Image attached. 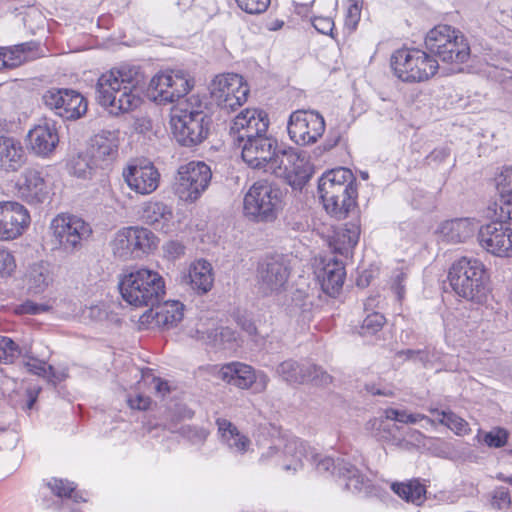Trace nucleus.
<instances>
[{
  "label": "nucleus",
  "instance_id": "1",
  "mask_svg": "<svg viewBox=\"0 0 512 512\" xmlns=\"http://www.w3.org/2000/svg\"><path fill=\"white\" fill-rule=\"evenodd\" d=\"M268 126L266 112L249 108L241 111L230 124L233 143L242 148V159L251 168L266 170L277 148V140L266 135Z\"/></svg>",
  "mask_w": 512,
  "mask_h": 512
},
{
  "label": "nucleus",
  "instance_id": "2",
  "mask_svg": "<svg viewBox=\"0 0 512 512\" xmlns=\"http://www.w3.org/2000/svg\"><path fill=\"white\" fill-rule=\"evenodd\" d=\"M428 50L402 47L393 52L390 64H409L411 62H435L447 64H463L470 57L467 39L459 31L449 25H437L425 37Z\"/></svg>",
  "mask_w": 512,
  "mask_h": 512
},
{
  "label": "nucleus",
  "instance_id": "3",
  "mask_svg": "<svg viewBox=\"0 0 512 512\" xmlns=\"http://www.w3.org/2000/svg\"><path fill=\"white\" fill-rule=\"evenodd\" d=\"M144 82L141 66H115L96 83V100L111 115L119 116L138 108L142 98L134 90Z\"/></svg>",
  "mask_w": 512,
  "mask_h": 512
},
{
  "label": "nucleus",
  "instance_id": "4",
  "mask_svg": "<svg viewBox=\"0 0 512 512\" xmlns=\"http://www.w3.org/2000/svg\"><path fill=\"white\" fill-rule=\"evenodd\" d=\"M318 193L326 211L344 219L356 207V179L348 168L339 167L324 173L318 182Z\"/></svg>",
  "mask_w": 512,
  "mask_h": 512
},
{
  "label": "nucleus",
  "instance_id": "5",
  "mask_svg": "<svg viewBox=\"0 0 512 512\" xmlns=\"http://www.w3.org/2000/svg\"><path fill=\"white\" fill-rule=\"evenodd\" d=\"M448 280L453 291L468 301L481 304L489 293V274L476 258L462 257L451 266Z\"/></svg>",
  "mask_w": 512,
  "mask_h": 512
},
{
  "label": "nucleus",
  "instance_id": "6",
  "mask_svg": "<svg viewBox=\"0 0 512 512\" xmlns=\"http://www.w3.org/2000/svg\"><path fill=\"white\" fill-rule=\"evenodd\" d=\"M118 287L123 300L135 307H154L165 296L162 276L146 268L124 273Z\"/></svg>",
  "mask_w": 512,
  "mask_h": 512
},
{
  "label": "nucleus",
  "instance_id": "7",
  "mask_svg": "<svg viewBox=\"0 0 512 512\" xmlns=\"http://www.w3.org/2000/svg\"><path fill=\"white\" fill-rule=\"evenodd\" d=\"M282 206V191L267 180L255 182L245 194V216L255 222H273Z\"/></svg>",
  "mask_w": 512,
  "mask_h": 512
},
{
  "label": "nucleus",
  "instance_id": "8",
  "mask_svg": "<svg viewBox=\"0 0 512 512\" xmlns=\"http://www.w3.org/2000/svg\"><path fill=\"white\" fill-rule=\"evenodd\" d=\"M212 100L227 112L242 106L250 89L244 78L236 73L216 75L208 86Z\"/></svg>",
  "mask_w": 512,
  "mask_h": 512
},
{
  "label": "nucleus",
  "instance_id": "9",
  "mask_svg": "<svg viewBox=\"0 0 512 512\" xmlns=\"http://www.w3.org/2000/svg\"><path fill=\"white\" fill-rule=\"evenodd\" d=\"M194 85L195 80L189 73L181 69H170L150 80L148 92L154 101L167 104L186 96Z\"/></svg>",
  "mask_w": 512,
  "mask_h": 512
},
{
  "label": "nucleus",
  "instance_id": "10",
  "mask_svg": "<svg viewBox=\"0 0 512 512\" xmlns=\"http://www.w3.org/2000/svg\"><path fill=\"white\" fill-rule=\"evenodd\" d=\"M211 178V169L205 162L191 161L178 169L175 194L182 201L193 203L208 188Z\"/></svg>",
  "mask_w": 512,
  "mask_h": 512
},
{
  "label": "nucleus",
  "instance_id": "11",
  "mask_svg": "<svg viewBox=\"0 0 512 512\" xmlns=\"http://www.w3.org/2000/svg\"><path fill=\"white\" fill-rule=\"evenodd\" d=\"M51 229L58 249L66 254L80 251L92 234L90 225L75 215H58L52 220Z\"/></svg>",
  "mask_w": 512,
  "mask_h": 512
},
{
  "label": "nucleus",
  "instance_id": "12",
  "mask_svg": "<svg viewBox=\"0 0 512 512\" xmlns=\"http://www.w3.org/2000/svg\"><path fill=\"white\" fill-rule=\"evenodd\" d=\"M291 268L283 255H267L256 269V283L263 296L281 293L287 285Z\"/></svg>",
  "mask_w": 512,
  "mask_h": 512
},
{
  "label": "nucleus",
  "instance_id": "13",
  "mask_svg": "<svg viewBox=\"0 0 512 512\" xmlns=\"http://www.w3.org/2000/svg\"><path fill=\"white\" fill-rule=\"evenodd\" d=\"M170 122L177 143L184 147H195L207 139L212 119L208 114L189 112L185 115H172Z\"/></svg>",
  "mask_w": 512,
  "mask_h": 512
},
{
  "label": "nucleus",
  "instance_id": "14",
  "mask_svg": "<svg viewBox=\"0 0 512 512\" xmlns=\"http://www.w3.org/2000/svg\"><path fill=\"white\" fill-rule=\"evenodd\" d=\"M157 242V237L147 228L126 227L117 233L113 253L123 260L137 258L156 248Z\"/></svg>",
  "mask_w": 512,
  "mask_h": 512
},
{
  "label": "nucleus",
  "instance_id": "15",
  "mask_svg": "<svg viewBox=\"0 0 512 512\" xmlns=\"http://www.w3.org/2000/svg\"><path fill=\"white\" fill-rule=\"evenodd\" d=\"M324 117L315 110H296L290 114L287 130L297 145L314 144L325 132Z\"/></svg>",
  "mask_w": 512,
  "mask_h": 512
},
{
  "label": "nucleus",
  "instance_id": "16",
  "mask_svg": "<svg viewBox=\"0 0 512 512\" xmlns=\"http://www.w3.org/2000/svg\"><path fill=\"white\" fill-rule=\"evenodd\" d=\"M43 102L63 120H77L84 116L88 109L85 97L70 89L48 90L43 95Z\"/></svg>",
  "mask_w": 512,
  "mask_h": 512
},
{
  "label": "nucleus",
  "instance_id": "17",
  "mask_svg": "<svg viewBox=\"0 0 512 512\" xmlns=\"http://www.w3.org/2000/svg\"><path fill=\"white\" fill-rule=\"evenodd\" d=\"M497 220L480 227L478 241L482 248L498 257H512V229L508 220Z\"/></svg>",
  "mask_w": 512,
  "mask_h": 512
},
{
  "label": "nucleus",
  "instance_id": "18",
  "mask_svg": "<svg viewBox=\"0 0 512 512\" xmlns=\"http://www.w3.org/2000/svg\"><path fill=\"white\" fill-rule=\"evenodd\" d=\"M119 130H101L90 139L89 152L94 166L110 171L119 156Z\"/></svg>",
  "mask_w": 512,
  "mask_h": 512
},
{
  "label": "nucleus",
  "instance_id": "19",
  "mask_svg": "<svg viewBox=\"0 0 512 512\" xmlns=\"http://www.w3.org/2000/svg\"><path fill=\"white\" fill-rule=\"evenodd\" d=\"M219 377L230 385L240 389L253 387L255 392H263L269 382V377L262 371H255L251 366L240 363H228L219 371Z\"/></svg>",
  "mask_w": 512,
  "mask_h": 512
},
{
  "label": "nucleus",
  "instance_id": "20",
  "mask_svg": "<svg viewBox=\"0 0 512 512\" xmlns=\"http://www.w3.org/2000/svg\"><path fill=\"white\" fill-rule=\"evenodd\" d=\"M122 175L129 188L141 195L153 193L160 182V173L152 162L132 163Z\"/></svg>",
  "mask_w": 512,
  "mask_h": 512
},
{
  "label": "nucleus",
  "instance_id": "21",
  "mask_svg": "<svg viewBox=\"0 0 512 512\" xmlns=\"http://www.w3.org/2000/svg\"><path fill=\"white\" fill-rule=\"evenodd\" d=\"M30 223L27 209L18 202H0V240L20 236Z\"/></svg>",
  "mask_w": 512,
  "mask_h": 512
},
{
  "label": "nucleus",
  "instance_id": "22",
  "mask_svg": "<svg viewBox=\"0 0 512 512\" xmlns=\"http://www.w3.org/2000/svg\"><path fill=\"white\" fill-rule=\"evenodd\" d=\"M183 317L184 304L179 301H159L140 317V321L143 324L154 323L159 328L169 330L176 327Z\"/></svg>",
  "mask_w": 512,
  "mask_h": 512
},
{
  "label": "nucleus",
  "instance_id": "23",
  "mask_svg": "<svg viewBox=\"0 0 512 512\" xmlns=\"http://www.w3.org/2000/svg\"><path fill=\"white\" fill-rule=\"evenodd\" d=\"M59 137L55 123L45 118L43 124L34 127L28 133V143L31 150L40 156H47L56 147Z\"/></svg>",
  "mask_w": 512,
  "mask_h": 512
},
{
  "label": "nucleus",
  "instance_id": "24",
  "mask_svg": "<svg viewBox=\"0 0 512 512\" xmlns=\"http://www.w3.org/2000/svg\"><path fill=\"white\" fill-rule=\"evenodd\" d=\"M141 218L155 230L168 233L173 226V209L163 201L150 200L143 204Z\"/></svg>",
  "mask_w": 512,
  "mask_h": 512
},
{
  "label": "nucleus",
  "instance_id": "25",
  "mask_svg": "<svg viewBox=\"0 0 512 512\" xmlns=\"http://www.w3.org/2000/svg\"><path fill=\"white\" fill-rule=\"evenodd\" d=\"M18 192L28 203H42L46 199L47 190L41 172L33 168L26 169L18 181Z\"/></svg>",
  "mask_w": 512,
  "mask_h": 512
},
{
  "label": "nucleus",
  "instance_id": "26",
  "mask_svg": "<svg viewBox=\"0 0 512 512\" xmlns=\"http://www.w3.org/2000/svg\"><path fill=\"white\" fill-rule=\"evenodd\" d=\"M498 198L494 212L500 219L512 220V166L504 167L496 178Z\"/></svg>",
  "mask_w": 512,
  "mask_h": 512
},
{
  "label": "nucleus",
  "instance_id": "27",
  "mask_svg": "<svg viewBox=\"0 0 512 512\" xmlns=\"http://www.w3.org/2000/svg\"><path fill=\"white\" fill-rule=\"evenodd\" d=\"M26 162L21 143L13 137L0 136V170L16 172Z\"/></svg>",
  "mask_w": 512,
  "mask_h": 512
},
{
  "label": "nucleus",
  "instance_id": "28",
  "mask_svg": "<svg viewBox=\"0 0 512 512\" xmlns=\"http://www.w3.org/2000/svg\"><path fill=\"white\" fill-rule=\"evenodd\" d=\"M345 275V267L341 261L333 259L326 263L318 274L323 292L331 297L338 295L343 287Z\"/></svg>",
  "mask_w": 512,
  "mask_h": 512
},
{
  "label": "nucleus",
  "instance_id": "29",
  "mask_svg": "<svg viewBox=\"0 0 512 512\" xmlns=\"http://www.w3.org/2000/svg\"><path fill=\"white\" fill-rule=\"evenodd\" d=\"M477 229V223L470 218H456L443 222L438 232L447 242L459 243L470 238Z\"/></svg>",
  "mask_w": 512,
  "mask_h": 512
},
{
  "label": "nucleus",
  "instance_id": "30",
  "mask_svg": "<svg viewBox=\"0 0 512 512\" xmlns=\"http://www.w3.org/2000/svg\"><path fill=\"white\" fill-rule=\"evenodd\" d=\"M303 163L304 160L293 148L278 150L277 147L266 171L271 170L276 176L282 177L288 172L298 169Z\"/></svg>",
  "mask_w": 512,
  "mask_h": 512
},
{
  "label": "nucleus",
  "instance_id": "31",
  "mask_svg": "<svg viewBox=\"0 0 512 512\" xmlns=\"http://www.w3.org/2000/svg\"><path fill=\"white\" fill-rule=\"evenodd\" d=\"M40 56V46L38 43L30 41L17 44L10 47H0L1 64H9L6 58L12 61H18L17 64L31 62Z\"/></svg>",
  "mask_w": 512,
  "mask_h": 512
},
{
  "label": "nucleus",
  "instance_id": "32",
  "mask_svg": "<svg viewBox=\"0 0 512 512\" xmlns=\"http://www.w3.org/2000/svg\"><path fill=\"white\" fill-rule=\"evenodd\" d=\"M197 339L215 349L232 348L237 339V333L230 327H217L207 330H196Z\"/></svg>",
  "mask_w": 512,
  "mask_h": 512
},
{
  "label": "nucleus",
  "instance_id": "33",
  "mask_svg": "<svg viewBox=\"0 0 512 512\" xmlns=\"http://www.w3.org/2000/svg\"><path fill=\"white\" fill-rule=\"evenodd\" d=\"M190 285L199 294H205L211 290L214 282L212 266L206 260L196 261L189 270Z\"/></svg>",
  "mask_w": 512,
  "mask_h": 512
},
{
  "label": "nucleus",
  "instance_id": "34",
  "mask_svg": "<svg viewBox=\"0 0 512 512\" xmlns=\"http://www.w3.org/2000/svg\"><path fill=\"white\" fill-rule=\"evenodd\" d=\"M222 441L230 450L236 453H243L250 444L249 439L241 435L235 425L227 419L219 418L216 421Z\"/></svg>",
  "mask_w": 512,
  "mask_h": 512
},
{
  "label": "nucleus",
  "instance_id": "35",
  "mask_svg": "<svg viewBox=\"0 0 512 512\" xmlns=\"http://www.w3.org/2000/svg\"><path fill=\"white\" fill-rule=\"evenodd\" d=\"M360 236V228L355 224L350 227L337 230L330 241V246L335 253L348 256L352 249L357 245Z\"/></svg>",
  "mask_w": 512,
  "mask_h": 512
},
{
  "label": "nucleus",
  "instance_id": "36",
  "mask_svg": "<svg viewBox=\"0 0 512 512\" xmlns=\"http://www.w3.org/2000/svg\"><path fill=\"white\" fill-rule=\"evenodd\" d=\"M308 363H300L294 359H288L281 362L276 373L283 381L288 384H303L307 382Z\"/></svg>",
  "mask_w": 512,
  "mask_h": 512
},
{
  "label": "nucleus",
  "instance_id": "37",
  "mask_svg": "<svg viewBox=\"0 0 512 512\" xmlns=\"http://www.w3.org/2000/svg\"><path fill=\"white\" fill-rule=\"evenodd\" d=\"M440 66H428L421 69L419 66H391L393 74L405 83H418L429 80L437 74Z\"/></svg>",
  "mask_w": 512,
  "mask_h": 512
},
{
  "label": "nucleus",
  "instance_id": "38",
  "mask_svg": "<svg viewBox=\"0 0 512 512\" xmlns=\"http://www.w3.org/2000/svg\"><path fill=\"white\" fill-rule=\"evenodd\" d=\"M313 302L308 294L302 290H295L292 293L290 302L286 305L285 311L291 318L306 320L310 318Z\"/></svg>",
  "mask_w": 512,
  "mask_h": 512
},
{
  "label": "nucleus",
  "instance_id": "39",
  "mask_svg": "<svg viewBox=\"0 0 512 512\" xmlns=\"http://www.w3.org/2000/svg\"><path fill=\"white\" fill-rule=\"evenodd\" d=\"M339 467V477L346 479L345 489L352 493L367 492L370 481L352 464L347 462Z\"/></svg>",
  "mask_w": 512,
  "mask_h": 512
},
{
  "label": "nucleus",
  "instance_id": "40",
  "mask_svg": "<svg viewBox=\"0 0 512 512\" xmlns=\"http://www.w3.org/2000/svg\"><path fill=\"white\" fill-rule=\"evenodd\" d=\"M28 290L33 294H40L45 291L52 281L48 265L40 262L30 266L28 275Z\"/></svg>",
  "mask_w": 512,
  "mask_h": 512
},
{
  "label": "nucleus",
  "instance_id": "41",
  "mask_svg": "<svg viewBox=\"0 0 512 512\" xmlns=\"http://www.w3.org/2000/svg\"><path fill=\"white\" fill-rule=\"evenodd\" d=\"M392 491L406 502L420 505L426 494L425 486L417 480H411L407 483H392Z\"/></svg>",
  "mask_w": 512,
  "mask_h": 512
},
{
  "label": "nucleus",
  "instance_id": "42",
  "mask_svg": "<svg viewBox=\"0 0 512 512\" xmlns=\"http://www.w3.org/2000/svg\"><path fill=\"white\" fill-rule=\"evenodd\" d=\"M68 169L72 175L88 179L95 174L99 167L94 166L92 155L88 151V153H78L72 156L68 162Z\"/></svg>",
  "mask_w": 512,
  "mask_h": 512
},
{
  "label": "nucleus",
  "instance_id": "43",
  "mask_svg": "<svg viewBox=\"0 0 512 512\" xmlns=\"http://www.w3.org/2000/svg\"><path fill=\"white\" fill-rule=\"evenodd\" d=\"M47 486L50 488L51 492L59 498L71 499L75 503L86 501V499L76 491L75 484L68 480L53 478L47 483Z\"/></svg>",
  "mask_w": 512,
  "mask_h": 512
},
{
  "label": "nucleus",
  "instance_id": "44",
  "mask_svg": "<svg viewBox=\"0 0 512 512\" xmlns=\"http://www.w3.org/2000/svg\"><path fill=\"white\" fill-rule=\"evenodd\" d=\"M305 445L299 439H291L289 440L284 447V454L286 456L291 457L289 463L283 465V468L287 471H297L302 467V459L306 457L305 455Z\"/></svg>",
  "mask_w": 512,
  "mask_h": 512
},
{
  "label": "nucleus",
  "instance_id": "45",
  "mask_svg": "<svg viewBox=\"0 0 512 512\" xmlns=\"http://www.w3.org/2000/svg\"><path fill=\"white\" fill-rule=\"evenodd\" d=\"M22 356V349L11 339L0 336V362L12 364Z\"/></svg>",
  "mask_w": 512,
  "mask_h": 512
},
{
  "label": "nucleus",
  "instance_id": "46",
  "mask_svg": "<svg viewBox=\"0 0 512 512\" xmlns=\"http://www.w3.org/2000/svg\"><path fill=\"white\" fill-rule=\"evenodd\" d=\"M313 463L315 464L316 470L321 473H330L332 475L339 476V467L341 464H346L347 461H345L342 458H337L336 460L325 456L321 457L320 455H315L312 457Z\"/></svg>",
  "mask_w": 512,
  "mask_h": 512
},
{
  "label": "nucleus",
  "instance_id": "47",
  "mask_svg": "<svg viewBox=\"0 0 512 512\" xmlns=\"http://www.w3.org/2000/svg\"><path fill=\"white\" fill-rule=\"evenodd\" d=\"M310 177L311 174L304 167V163L300 165L298 169H294L293 171H290L282 176V178H284L286 182L295 190H301L309 181Z\"/></svg>",
  "mask_w": 512,
  "mask_h": 512
},
{
  "label": "nucleus",
  "instance_id": "48",
  "mask_svg": "<svg viewBox=\"0 0 512 512\" xmlns=\"http://www.w3.org/2000/svg\"><path fill=\"white\" fill-rule=\"evenodd\" d=\"M307 370V382L315 386L326 387L333 381V377L319 365L308 363Z\"/></svg>",
  "mask_w": 512,
  "mask_h": 512
},
{
  "label": "nucleus",
  "instance_id": "49",
  "mask_svg": "<svg viewBox=\"0 0 512 512\" xmlns=\"http://www.w3.org/2000/svg\"><path fill=\"white\" fill-rule=\"evenodd\" d=\"M191 113H201V114H208L203 109L202 101L199 99L198 96L192 95L191 97L185 99L182 102H179L178 105L174 108L172 115H185Z\"/></svg>",
  "mask_w": 512,
  "mask_h": 512
},
{
  "label": "nucleus",
  "instance_id": "50",
  "mask_svg": "<svg viewBox=\"0 0 512 512\" xmlns=\"http://www.w3.org/2000/svg\"><path fill=\"white\" fill-rule=\"evenodd\" d=\"M385 317L379 312H372L366 316L361 325V335H374L381 330Z\"/></svg>",
  "mask_w": 512,
  "mask_h": 512
},
{
  "label": "nucleus",
  "instance_id": "51",
  "mask_svg": "<svg viewBox=\"0 0 512 512\" xmlns=\"http://www.w3.org/2000/svg\"><path fill=\"white\" fill-rule=\"evenodd\" d=\"M399 417V410L389 408L385 410V417L382 418H374L367 422L366 428L368 430H377V431H388L390 427L389 420L397 421V418Z\"/></svg>",
  "mask_w": 512,
  "mask_h": 512
},
{
  "label": "nucleus",
  "instance_id": "52",
  "mask_svg": "<svg viewBox=\"0 0 512 512\" xmlns=\"http://www.w3.org/2000/svg\"><path fill=\"white\" fill-rule=\"evenodd\" d=\"M509 433L504 428H494L484 435V443L493 448H501L506 445Z\"/></svg>",
  "mask_w": 512,
  "mask_h": 512
},
{
  "label": "nucleus",
  "instance_id": "53",
  "mask_svg": "<svg viewBox=\"0 0 512 512\" xmlns=\"http://www.w3.org/2000/svg\"><path fill=\"white\" fill-rule=\"evenodd\" d=\"M238 7L248 14H262L264 13L271 0H235Z\"/></svg>",
  "mask_w": 512,
  "mask_h": 512
},
{
  "label": "nucleus",
  "instance_id": "54",
  "mask_svg": "<svg viewBox=\"0 0 512 512\" xmlns=\"http://www.w3.org/2000/svg\"><path fill=\"white\" fill-rule=\"evenodd\" d=\"M511 496L506 487L500 486L491 494V505L497 509H508L511 506Z\"/></svg>",
  "mask_w": 512,
  "mask_h": 512
},
{
  "label": "nucleus",
  "instance_id": "55",
  "mask_svg": "<svg viewBox=\"0 0 512 512\" xmlns=\"http://www.w3.org/2000/svg\"><path fill=\"white\" fill-rule=\"evenodd\" d=\"M442 419H444L445 426L456 434H463L467 431L468 423L452 411L442 414Z\"/></svg>",
  "mask_w": 512,
  "mask_h": 512
},
{
  "label": "nucleus",
  "instance_id": "56",
  "mask_svg": "<svg viewBox=\"0 0 512 512\" xmlns=\"http://www.w3.org/2000/svg\"><path fill=\"white\" fill-rule=\"evenodd\" d=\"M15 268L16 264L13 255L5 249H0V276L11 275Z\"/></svg>",
  "mask_w": 512,
  "mask_h": 512
},
{
  "label": "nucleus",
  "instance_id": "57",
  "mask_svg": "<svg viewBox=\"0 0 512 512\" xmlns=\"http://www.w3.org/2000/svg\"><path fill=\"white\" fill-rule=\"evenodd\" d=\"M407 279V275L405 272H398L392 279L391 289L396 294V297L399 301L404 298L405 295V281Z\"/></svg>",
  "mask_w": 512,
  "mask_h": 512
},
{
  "label": "nucleus",
  "instance_id": "58",
  "mask_svg": "<svg viewBox=\"0 0 512 512\" xmlns=\"http://www.w3.org/2000/svg\"><path fill=\"white\" fill-rule=\"evenodd\" d=\"M127 403L131 409L147 410L151 405V399L142 394L129 395Z\"/></svg>",
  "mask_w": 512,
  "mask_h": 512
},
{
  "label": "nucleus",
  "instance_id": "59",
  "mask_svg": "<svg viewBox=\"0 0 512 512\" xmlns=\"http://www.w3.org/2000/svg\"><path fill=\"white\" fill-rule=\"evenodd\" d=\"M451 154V150L448 147L435 148L428 156L427 161L429 164L439 165L445 162Z\"/></svg>",
  "mask_w": 512,
  "mask_h": 512
},
{
  "label": "nucleus",
  "instance_id": "60",
  "mask_svg": "<svg viewBox=\"0 0 512 512\" xmlns=\"http://www.w3.org/2000/svg\"><path fill=\"white\" fill-rule=\"evenodd\" d=\"M312 25L318 32L327 35L332 31L334 22L331 17L315 16Z\"/></svg>",
  "mask_w": 512,
  "mask_h": 512
},
{
  "label": "nucleus",
  "instance_id": "61",
  "mask_svg": "<svg viewBox=\"0 0 512 512\" xmlns=\"http://www.w3.org/2000/svg\"><path fill=\"white\" fill-rule=\"evenodd\" d=\"M49 306L44 304H38L32 301H26L20 306L21 313L24 314H30V315H37L41 314L45 311H48Z\"/></svg>",
  "mask_w": 512,
  "mask_h": 512
},
{
  "label": "nucleus",
  "instance_id": "62",
  "mask_svg": "<svg viewBox=\"0 0 512 512\" xmlns=\"http://www.w3.org/2000/svg\"><path fill=\"white\" fill-rule=\"evenodd\" d=\"M361 5L362 3L350 2L346 15V24L357 25L361 15Z\"/></svg>",
  "mask_w": 512,
  "mask_h": 512
},
{
  "label": "nucleus",
  "instance_id": "63",
  "mask_svg": "<svg viewBox=\"0 0 512 512\" xmlns=\"http://www.w3.org/2000/svg\"><path fill=\"white\" fill-rule=\"evenodd\" d=\"M68 377L66 370L56 371L52 365H48V371L45 378L49 383L56 387L59 383L64 381Z\"/></svg>",
  "mask_w": 512,
  "mask_h": 512
},
{
  "label": "nucleus",
  "instance_id": "64",
  "mask_svg": "<svg viewBox=\"0 0 512 512\" xmlns=\"http://www.w3.org/2000/svg\"><path fill=\"white\" fill-rule=\"evenodd\" d=\"M24 366L27 368V370L38 376H42L45 378L48 371V366L46 367V363L43 361L34 360L33 362H25Z\"/></svg>",
  "mask_w": 512,
  "mask_h": 512
}]
</instances>
